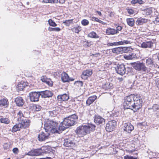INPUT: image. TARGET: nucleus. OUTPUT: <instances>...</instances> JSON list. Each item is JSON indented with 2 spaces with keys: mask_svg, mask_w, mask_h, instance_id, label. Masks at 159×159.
<instances>
[{
  "mask_svg": "<svg viewBox=\"0 0 159 159\" xmlns=\"http://www.w3.org/2000/svg\"><path fill=\"white\" fill-rule=\"evenodd\" d=\"M156 82L157 87L159 89V78L156 79Z\"/></svg>",
  "mask_w": 159,
  "mask_h": 159,
  "instance_id": "nucleus-48",
  "label": "nucleus"
},
{
  "mask_svg": "<svg viewBox=\"0 0 159 159\" xmlns=\"http://www.w3.org/2000/svg\"><path fill=\"white\" fill-rule=\"evenodd\" d=\"M109 15H110V17H112V16H114V14H113V12H111L110 13Z\"/></svg>",
  "mask_w": 159,
  "mask_h": 159,
  "instance_id": "nucleus-59",
  "label": "nucleus"
},
{
  "mask_svg": "<svg viewBox=\"0 0 159 159\" xmlns=\"http://www.w3.org/2000/svg\"><path fill=\"white\" fill-rule=\"evenodd\" d=\"M145 11L146 15H149L152 12V9L151 8H148L146 9Z\"/></svg>",
  "mask_w": 159,
  "mask_h": 159,
  "instance_id": "nucleus-34",
  "label": "nucleus"
},
{
  "mask_svg": "<svg viewBox=\"0 0 159 159\" xmlns=\"http://www.w3.org/2000/svg\"><path fill=\"white\" fill-rule=\"evenodd\" d=\"M81 23L83 25L86 26L89 24V21L86 19H84L82 20Z\"/></svg>",
  "mask_w": 159,
  "mask_h": 159,
  "instance_id": "nucleus-38",
  "label": "nucleus"
},
{
  "mask_svg": "<svg viewBox=\"0 0 159 159\" xmlns=\"http://www.w3.org/2000/svg\"><path fill=\"white\" fill-rule=\"evenodd\" d=\"M128 13L129 14H133L134 13V11L132 9H130L128 10Z\"/></svg>",
  "mask_w": 159,
  "mask_h": 159,
  "instance_id": "nucleus-49",
  "label": "nucleus"
},
{
  "mask_svg": "<svg viewBox=\"0 0 159 159\" xmlns=\"http://www.w3.org/2000/svg\"><path fill=\"white\" fill-rule=\"evenodd\" d=\"M95 126L92 124H88L86 125H82L78 127L75 132L80 136H83L89 134L91 131H93L95 129Z\"/></svg>",
  "mask_w": 159,
  "mask_h": 159,
  "instance_id": "nucleus-3",
  "label": "nucleus"
},
{
  "mask_svg": "<svg viewBox=\"0 0 159 159\" xmlns=\"http://www.w3.org/2000/svg\"><path fill=\"white\" fill-rule=\"evenodd\" d=\"M15 102L16 105L19 107H21L24 104V101L22 98L18 97L15 99Z\"/></svg>",
  "mask_w": 159,
  "mask_h": 159,
  "instance_id": "nucleus-21",
  "label": "nucleus"
},
{
  "mask_svg": "<svg viewBox=\"0 0 159 159\" xmlns=\"http://www.w3.org/2000/svg\"><path fill=\"white\" fill-rule=\"evenodd\" d=\"M134 95L131 94L126 96L125 98V101L123 102V106L125 109H130L132 110L134 109L133 105L134 103Z\"/></svg>",
  "mask_w": 159,
  "mask_h": 159,
  "instance_id": "nucleus-4",
  "label": "nucleus"
},
{
  "mask_svg": "<svg viewBox=\"0 0 159 159\" xmlns=\"http://www.w3.org/2000/svg\"><path fill=\"white\" fill-rule=\"evenodd\" d=\"M93 73L91 70H88L84 71L81 75V78L84 80L86 79L88 77L92 75Z\"/></svg>",
  "mask_w": 159,
  "mask_h": 159,
  "instance_id": "nucleus-17",
  "label": "nucleus"
},
{
  "mask_svg": "<svg viewBox=\"0 0 159 159\" xmlns=\"http://www.w3.org/2000/svg\"><path fill=\"white\" fill-rule=\"evenodd\" d=\"M127 24L130 26H133L134 25V20L133 18H127L126 20Z\"/></svg>",
  "mask_w": 159,
  "mask_h": 159,
  "instance_id": "nucleus-29",
  "label": "nucleus"
},
{
  "mask_svg": "<svg viewBox=\"0 0 159 159\" xmlns=\"http://www.w3.org/2000/svg\"><path fill=\"white\" fill-rule=\"evenodd\" d=\"M25 121V124H24V122H20L14 125L12 129V132H16L17 131L20 130L21 128H24L28 127L29 126V121L27 120Z\"/></svg>",
  "mask_w": 159,
  "mask_h": 159,
  "instance_id": "nucleus-7",
  "label": "nucleus"
},
{
  "mask_svg": "<svg viewBox=\"0 0 159 159\" xmlns=\"http://www.w3.org/2000/svg\"><path fill=\"white\" fill-rule=\"evenodd\" d=\"M57 123L52 120H47L44 124V128L46 134L42 133L39 135L38 138L40 141H43L48 138L50 133H58Z\"/></svg>",
  "mask_w": 159,
  "mask_h": 159,
  "instance_id": "nucleus-1",
  "label": "nucleus"
},
{
  "mask_svg": "<svg viewBox=\"0 0 159 159\" xmlns=\"http://www.w3.org/2000/svg\"><path fill=\"white\" fill-rule=\"evenodd\" d=\"M124 58L127 60H132L136 58L137 56L134 53H132L128 55H125L124 56Z\"/></svg>",
  "mask_w": 159,
  "mask_h": 159,
  "instance_id": "nucleus-27",
  "label": "nucleus"
},
{
  "mask_svg": "<svg viewBox=\"0 0 159 159\" xmlns=\"http://www.w3.org/2000/svg\"><path fill=\"white\" fill-rule=\"evenodd\" d=\"M96 12L98 13V15L99 16H101L102 13L101 12L98 11H96Z\"/></svg>",
  "mask_w": 159,
  "mask_h": 159,
  "instance_id": "nucleus-56",
  "label": "nucleus"
},
{
  "mask_svg": "<svg viewBox=\"0 0 159 159\" xmlns=\"http://www.w3.org/2000/svg\"><path fill=\"white\" fill-rule=\"evenodd\" d=\"M116 72L118 74L123 75L125 73L126 70L125 65L123 64H118L115 68Z\"/></svg>",
  "mask_w": 159,
  "mask_h": 159,
  "instance_id": "nucleus-10",
  "label": "nucleus"
},
{
  "mask_svg": "<svg viewBox=\"0 0 159 159\" xmlns=\"http://www.w3.org/2000/svg\"><path fill=\"white\" fill-rule=\"evenodd\" d=\"M75 144L73 139L71 138H66L64 139L63 145L66 147L73 146Z\"/></svg>",
  "mask_w": 159,
  "mask_h": 159,
  "instance_id": "nucleus-15",
  "label": "nucleus"
},
{
  "mask_svg": "<svg viewBox=\"0 0 159 159\" xmlns=\"http://www.w3.org/2000/svg\"><path fill=\"white\" fill-rule=\"evenodd\" d=\"M48 22L50 25L52 26H56L57 25L51 19H49L48 20Z\"/></svg>",
  "mask_w": 159,
  "mask_h": 159,
  "instance_id": "nucleus-37",
  "label": "nucleus"
},
{
  "mask_svg": "<svg viewBox=\"0 0 159 159\" xmlns=\"http://www.w3.org/2000/svg\"><path fill=\"white\" fill-rule=\"evenodd\" d=\"M57 98L59 101L61 102L63 101L68 100L69 97L68 94L64 93L58 95Z\"/></svg>",
  "mask_w": 159,
  "mask_h": 159,
  "instance_id": "nucleus-18",
  "label": "nucleus"
},
{
  "mask_svg": "<svg viewBox=\"0 0 159 159\" xmlns=\"http://www.w3.org/2000/svg\"><path fill=\"white\" fill-rule=\"evenodd\" d=\"M146 65L149 67H152L154 66L152 60L150 58H148L146 59Z\"/></svg>",
  "mask_w": 159,
  "mask_h": 159,
  "instance_id": "nucleus-26",
  "label": "nucleus"
},
{
  "mask_svg": "<svg viewBox=\"0 0 159 159\" xmlns=\"http://www.w3.org/2000/svg\"><path fill=\"white\" fill-rule=\"evenodd\" d=\"M8 100L7 99L3 98L0 100V106L1 107H7L8 106Z\"/></svg>",
  "mask_w": 159,
  "mask_h": 159,
  "instance_id": "nucleus-28",
  "label": "nucleus"
},
{
  "mask_svg": "<svg viewBox=\"0 0 159 159\" xmlns=\"http://www.w3.org/2000/svg\"><path fill=\"white\" fill-rule=\"evenodd\" d=\"M122 28L121 26H118L116 28L117 30H117L118 31H120L122 30Z\"/></svg>",
  "mask_w": 159,
  "mask_h": 159,
  "instance_id": "nucleus-52",
  "label": "nucleus"
},
{
  "mask_svg": "<svg viewBox=\"0 0 159 159\" xmlns=\"http://www.w3.org/2000/svg\"><path fill=\"white\" fill-rule=\"evenodd\" d=\"M43 152L41 148L33 149L28 152L26 154L27 155L31 156H37L41 155Z\"/></svg>",
  "mask_w": 159,
  "mask_h": 159,
  "instance_id": "nucleus-11",
  "label": "nucleus"
},
{
  "mask_svg": "<svg viewBox=\"0 0 159 159\" xmlns=\"http://www.w3.org/2000/svg\"><path fill=\"white\" fill-rule=\"evenodd\" d=\"M118 33L117 30L114 29H112L110 28H107L106 30V33L108 35H113L117 34Z\"/></svg>",
  "mask_w": 159,
  "mask_h": 159,
  "instance_id": "nucleus-25",
  "label": "nucleus"
},
{
  "mask_svg": "<svg viewBox=\"0 0 159 159\" xmlns=\"http://www.w3.org/2000/svg\"><path fill=\"white\" fill-rule=\"evenodd\" d=\"M137 3V0H132L131 1V3L132 4H135Z\"/></svg>",
  "mask_w": 159,
  "mask_h": 159,
  "instance_id": "nucleus-54",
  "label": "nucleus"
},
{
  "mask_svg": "<svg viewBox=\"0 0 159 159\" xmlns=\"http://www.w3.org/2000/svg\"><path fill=\"white\" fill-rule=\"evenodd\" d=\"M43 2L45 3H57L58 1V0H47V1L43 0Z\"/></svg>",
  "mask_w": 159,
  "mask_h": 159,
  "instance_id": "nucleus-40",
  "label": "nucleus"
},
{
  "mask_svg": "<svg viewBox=\"0 0 159 159\" xmlns=\"http://www.w3.org/2000/svg\"><path fill=\"white\" fill-rule=\"evenodd\" d=\"M124 131L130 133L134 129V127L129 123H126L124 125Z\"/></svg>",
  "mask_w": 159,
  "mask_h": 159,
  "instance_id": "nucleus-14",
  "label": "nucleus"
},
{
  "mask_svg": "<svg viewBox=\"0 0 159 159\" xmlns=\"http://www.w3.org/2000/svg\"><path fill=\"white\" fill-rule=\"evenodd\" d=\"M61 80L63 82H68L70 80L73 81V79H70L69 78L68 75L65 72H63L61 74Z\"/></svg>",
  "mask_w": 159,
  "mask_h": 159,
  "instance_id": "nucleus-20",
  "label": "nucleus"
},
{
  "mask_svg": "<svg viewBox=\"0 0 159 159\" xmlns=\"http://www.w3.org/2000/svg\"><path fill=\"white\" fill-rule=\"evenodd\" d=\"M27 83L24 81H21L17 85V90L19 91H22L24 88L27 86Z\"/></svg>",
  "mask_w": 159,
  "mask_h": 159,
  "instance_id": "nucleus-22",
  "label": "nucleus"
},
{
  "mask_svg": "<svg viewBox=\"0 0 159 159\" xmlns=\"http://www.w3.org/2000/svg\"><path fill=\"white\" fill-rule=\"evenodd\" d=\"M42 80L43 81V82H45L49 86H52L53 85L52 82L50 80Z\"/></svg>",
  "mask_w": 159,
  "mask_h": 159,
  "instance_id": "nucleus-36",
  "label": "nucleus"
},
{
  "mask_svg": "<svg viewBox=\"0 0 159 159\" xmlns=\"http://www.w3.org/2000/svg\"><path fill=\"white\" fill-rule=\"evenodd\" d=\"M153 43L151 41H146L140 43L139 44V46L143 48H150L153 45Z\"/></svg>",
  "mask_w": 159,
  "mask_h": 159,
  "instance_id": "nucleus-16",
  "label": "nucleus"
},
{
  "mask_svg": "<svg viewBox=\"0 0 159 159\" xmlns=\"http://www.w3.org/2000/svg\"><path fill=\"white\" fill-rule=\"evenodd\" d=\"M118 45H120L119 42L114 43H110L107 44V45L108 46H116Z\"/></svg>",
  "mask_w": 159,
  "mask_h": 159,
  "instance_id": "nucleus-39",
  "label": "nucleus"
},
{
  "mask_svg": "<svg viewBox=\"0 0 159 159\" xmlns=\"http://www.w3.org/2000/svg\"><path fill=\"white\" fill-rule=\"evenodd\" d=\"M53 29H54V31H59L61 30L60 28L58 27L54 28Z\"/></svg>",
  "mask_w": 159,
  "mask_h": 159,
  "instance_id": "nucleus-53",
  "label": "nucleus"
},
{
  "mask_svg": "<svg viewBox=\"0 0 159 159\" xmlns=\"http://www.w3.org/2000/svg\"><path fill=\"white\" fill-rule=\"evenodd\" d=\"M80 28V27L79 26H78L77 27H74L71 29V30L73 32L78 34L81 30Z\"/></svg>",
  "mask_w": 159,
  "mask_h": 159,
  "instance_id": "nucleus-32",
  "label": "nucleus"
},
{
  "mask_svg": "<svg viewBox=\"0 0 159 159\" xmlns=\"http://www.w3.org/2000/svg\"><path fill=\"white\" fill-rule=\"evenodd\" d=\"M96 21L98 22L99 23L102 24L103 25H104L105 24V23L104 22H103L102 21L100 20H99L97 18V20H96Z\"/></svg>",
  "mask_w": 159,
  "mask_h": 159,
  "instance_id": "nucleus-50",
  "label": "nucleus"
},
{
  "mask_svg": "<svg viewBox=\"0 0 159 159\" xmlns=\"http://www.w3.org/2000/svg\"><path fill=\"white\" fill-rule=\"evenodd\" d=\"M159 106L157 104L154 105L152 108L154 110H156L159 108Z\"/></svg>",
  "mask_w": 159,
  "mask_h": 159,
  "instance_id": "nucleus-46",
  "label": "nucleus"
},
{
  "mask_svg": "<svg viewBox=\"0 0 159 159\" xmlns=\"http://www.w3.org/2000/svg\"><path fill=\"white\" fill-rule=\"evenodd\" d=\"M124 159H137V158L134 157H133L129 156L128 155H126L124 157Z\"/></svg>",
  "mask_w": 159,
  "mask_h": 159,
  "instance_id": "nucleus-43",
  "label": "nucleus"
},
{
  "mask_svg": "<svg viewBox=\"0 0 159 159\" xmlns=\"http://www.w3.org/2000/svg\"><path fill=\"white\" fill-rule=\"evenodd\" d=\"M157 57L158 58V59L159 61V54H158V55L157 56Z\"/></svg>",
  "mask_w": 159,
  "mask_h": 159,
  "instance_id": "nucleus-60",
  "label": "nucleus"
},
{
  "mask_svg": "<svg viewBox=\"0 0 159 159\" xmlns=\"http://www.w3.org/2000/svg\"><path fill=\"white\" fill-rule=\"evenodd\" d=\"M137 3H138L139 4H142L144 2V1L142 0H137Z\"/></svg>",
  "mask_w": 159,
  "mask_h": 159,
  "instance_id": "nucleus-51",
  "label": "nucleus"
},
{
  "mask_svg": "<svg viewBox=\"0 0 159 159\" xmlns=\"http://www.w3.org/2000/svg\"><path fill=\"white\" fill-rule=\"evenodd\" d=\"M119 45H124L125 44H128L130 43V42L127 40H123L119 42Z\"/></svg>",
  "mask_w": 159,
  "mask_h": 159,
  "instance_id": "nucleus-41",
  "label": "nucleus"
},
{
  "mask_svg": "<svg viewBox=\"0 0 159 159\" xmlns=\"http://www.w3.org/2000/svg\"><path fill=\"white\" fill-rule=\"evenodd\" d=\"M132 66L134 69L138 71H142L145 72H149V69L147 67L144 63L143 62L137 61L132 63Z\"/></svg>",
  "mask_w": 159,
  "mask_h": 159,
  "instance_id": "nucleus-5",
  "label": "nucleus"
},
{
  "mask_svg": "<svg viewBox=\"0 0 159 159\" xmlns=\"http://www.w3.org/2000/svg\"><path fill=\"white\" fill-rule=\"evenodd\" d=\"M94 121L98 124H104L105 119L100 116H98L95 118Z\"/></svg>",
  "mask_w": 159,
  "mask_h": 159,
  "instance_id": "nucleus-23",
  "label": "nucleus"
},
{
  "mask_svg": "<svg viewBox=\"0 0 159 159\" xmlns=\"http://www.w3.org/2000/svg\"><path fill=\"white\" fill-rule=\"evenodd\" d=\"M17 116L18 121L19 122H24V124H25V121H26L27 120H28L29 121V125H30V120L26 118L24 116L22 111H19L17 114Z\"/></svg>",
  "mask_w": 159,
  "mask_h": 159,
  "instance_id": "nucleus-13",
  "label": "nucleus"
},
{
  "mask_svg": "<svg viewBox=\"0 0 159 159\" xmlns=\"http://www.w3.org/2000/svg\"><path fill=\"white\" fill-rule=\"evenodd\" d=\"M127 51V48L125 47H119L112 49L113 53L118 54L126 52Z\"/></svg>",
  "mask_w": 159,
  "mask_h": 159,
  "instance_id": "nucleus-12",
  "label": "nucleus"
},
{
  "mask_svg": "<svg viewBox=\"0 0 159 159\" xmlns=\"http://www.w3.org/2000/svg\"><path fill=\"white\" fill-rule=\"evenodd\" d=\"M10 147V144L7 143H5L3 145V148L4 149L7 150Z\"/></svg>",
  "mask_w": 159,
  "mask_h": 159,
  "instance_id": "nucleus-42",
  "label": "nucleus"
},
{
  "mask_svg": "<svg viewBox=\"0 0 159 159\" xmlns=\"http://www.w3.org/2000/svg\"><path fill=\"white\" fill-rule=\"evenodd\" d=\"M78 116L75 114L69 116L68 117L64 119L63 121L60 124L59 127L57 125L58 131L59 133L60 130H64L69 126L74 125L76 123Z\"/></svg>",
  "mask_w": 159,
  "mask_h": 159,
  "instance_id": "nucleus-2",
  "label": "nucleus"
},
{
  "mask_svg": "<svg viewBox=\"0 0 159 159\" xmlns=\"http://www.w3.org/2000/svg\"><path fill=\"white\" fill-rule=\"evenodd\" d=\"M134 104L133 105L134 109L133 110L135 112L139 110L142 107L143 100L142 98H140V97L138 95H134Z\"/></svg>",
  "mask_w": 159,
  "mask_h": 159,
  "instance_id": "nucleus-6",
  "label": "nucleus"
},
{
  "mask_svg": "<svg viewBox=\"0 0 159 159\" xmlns=\"http://www.w3.org/2000/svg\"><path fill=\"white\" fill-rule=\"evenodd\" d=\"M145 20L144 19H139L136 22V24L138 25H142L145 22Z\"/></svg>",
  "mask_w": 159,
  "mask_h": 159,
  "instance_id": "nucleus-33",
  "label": "nucleus"
},
{
  "mask_svg": "<svg viewBox=\"0 0 159 159\" xmlns=\"http://www.w3.org/2000/svg\"><path fill=\"white\" fill-rule=\"evenodd\" d=\"M88 36L91 38L97 39L99 38V36L94 32H90L88 34Z\"/></svg>",
  "mask_w": 159,
  "mask_h": 159,
  "instance_id": "nucleus-30",
  "label": "nucleus"
},
{
  "mask_svg": "<svg viewBox=\"0 0 159 159\" xmlns=\"http://www.w3.org/2000/svg\"><path fill=\"white\" fill-rule=\"evenodd\" d=\"M75 84L81 87L83 86V83L81 81H77L75 82Z\"/></svg>",
  "mask_w": 159,
  "mask_h": 159,
  "instance_id": "nucleus-44",
  "label": "nucleus"
},
{
  "mask_svg": "<svg viewBox=\"0 0 159 159\" xmlns=\"http://www.w3.org/2000/svg\"><path fill=\"white\" fill-rule=\"evenodd\" d=\"M40 92L42 97L43 98L50 97L53 95L51 91L48 90L41 91Z\"/></svg>",
  "mask_w": 159,
  "mask_h": 159,
  "instance_id": "nucleus-19",
  "label": "nucleus"
},
{
  "mask_svg": "<svg viewBox=\"0 0 159 159\" xmlns=\"http://www.w3.org/2000/svg\"><path fill=\"white\" fill-rule=\"evenodd\" d=\"M40 96L41 95L40 92H31L29 95L30 100L32 102L38 101Z\"/></svg>",
  "mask_w": 159,
  "mask_h": 159,
  "instance_id": "nucleus-8",
  "label": "nucleus"
},
{
  "mask_svg": "<svg viewBox=\"0 0 159 159\" xmlns=\"http://www.w3.org/2000/svg\"><path fill=\"white\" fill-rule=\"evenodd\" d=\"M0 121L1 123L5 124H8L10 122V120L6 118H2L0 119Z\"/></svg>",
  "mask_w": 159,
  "mask_h": 159,
  "instance_id": "nucleus-31",
  "label": "nucleus"
},
{
  "mask_svg": "<svg viewBox=\"0 0 159 159\" xmlns=\"http://www.w3.org/2000/svg\"><path fill=\"white\" fill-rule=\"evenodd\" d=\"M97 18L96 17H93L92 18V20L93 21H96V20H97Z\"/></svg>",
  "mask_w": 159,
  "mask_h": 159,
  "instance_id": "nucleus-55",
  "label": "nucleus"
},
{
  "mask_svg": "<svg viewBox=\"0 0 159 159\" xmlns=\"http://www.w3.org/2000/svg\"><path fill=\"white\" fill-rule=\"evenodd\" d=\"M72 19L67 20L64 21L63 23L66 26H69L72 22Z\"/></svg>",
  "mask_w": 159,
  "mask_h": 159,
  "instance_id": "nucleus-35",
  "label": "nucleus"
},
{
  "mask_svg": "<svg viewBox=\"0 0 159 159\" xmlns=\"http://www.w3.org/2000/svg\"><path fill=\"white\" fill-rule=\"evenodd\" d=\"M49 114L50 115H51V116H53V111H50Z\"/></svg>",
  "mask_w": 159,
  "mask_h": 159,
  "instance_id": "nucleus-57",
  "label": "nucleus"
},
{
  "mask_svg": "<svg viewBox=\"0 0 159 159\" xmlns=\"http://www.w3.org/2000/svg\"><path fill=\"white\" fill-rule=\"evenodd\" d=\"M35 110L36 111H39L42 108V107L39 105H36L35 106Z\"/></svg>",
  "mask_w": 159,
  "mask_h": 159,
  "instance_id": "nucleus-45",
  "label": "nucleus"
},
{
  "mask_svg": "<svg viewBox=\"0 0 159 159\" xmlns=\"http://www.w3.org/2000/svg\"><path fill=\"white\" fill-rule=\"evenodd\" d=\"M54 28H49V30L50 31H54V29H53Z\"/></svg>",
  "mask_w": 159,
  "mask_h": 159,
  "instance_id": "nucleus-58",
  "label": "nucleus"
},
{
  "mask_svg": "<svg viewBox=\"0 0 159 159\" xmlns=\"http://www.w3.org/2000/svg\"><path fill=\"white\" fill-rule=\"evenodd\" d=\"M97 98V97L96 95H93L89 97L86 101L87 104L88 106L90 105L94 102Z\"/></svg>",
  "mask_w": 159,
  "mask_h": 159,
  "instance_id": "nucleus-24",
  "label": "nucleus"
},
{
  "mask_svg": "<svg viewBox=\"0 0 159 159\" xmlns=\"http://www.w3.org/2000/svg\"><path fill=\"white\" fill-rule=\"evenodd\" d=\"M12 151L14 153L16 154L19 152V150L17 148H15L13 149Z\"/></svg>",
  "mask_w": 159,
  "mask_h": 159,
  "instance_id": "nucleus-47",
  "label": "nucleus"
},
{
  "mask_svg": "<svg viewBox=\"0 0 159 159\" xmlns=\"http://www.w3.org/2000/svg\"><path fill=\"white\" fill-rule=\"evenodd\" d=\"M116 125V123L115 120L110 121L107 124L106 129L107 131L111 132L113 130Z\"/></svg>",
  "mask_w": 159,
  "mask_h": 159,
  "instance_id": "nucleus-9",
  "label": "nucleus"
}]
</instances>
